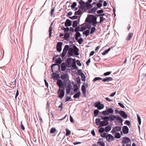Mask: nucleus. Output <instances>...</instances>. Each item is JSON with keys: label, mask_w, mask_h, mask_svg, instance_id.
I'll use <instances>...</instances> for the list:
<instances>
[{"label": "nucleus", "mask_w": 146, "mask_h": 146, "mask_svg": "<svg viewBox=\"0 0 146 146\" xmlns=\"http://www.w3.org/2000/svg\"><path fill=\"white\" fill-rule=\"evenodd\" d=\"M114 112L113 109L112 108L106 109L105 111L102 112V115L105 116L108 115L110 114H112Z\"/></svg>", "instance_id": "obj_1"}, {"label": "nucleus", "mask_w": 146, "mask_h": 146, "mask_svg": "<svg viewBox=\"0 0 146 146\" xmlns=\"http://www.w3.org/2000/svg\"><path fill=\"white\" fill-rule=\"evenodd\" d=\"M90 16H91V22L92 23L93 25L94 26L96 27V25L97 23H98V22L97 21V18L96 17V15H88Z\"/></svg>", "instance_id": "obj_2"}, {"label": "nucleus", "mask_w": 146, "mask_h": 146, "mask_svg": "<svg viewBox=\"0 0 146 146\" xmlns=\"http://www.w3.org/2000/svg\"><path fill=\"white\" fill-rule=\"evenodd\" d=\"M69 76L67 73H65L61 75V78L64 81V84H66L69 80Z\"/></svg>", "instance_id": "obj_3"}, {"label": "nucleus", "mask_w": 146, "mask_h": 146, "mask_svg": "<svg viewBox=\"0 0 146 146\" xmlns=\"http://www.w3.org/2000/svg\"><path fill=\"white\" fill-rule=\"evenodd\" d=\"M64 88L63 89H59L58 91V97L60 99H62L64 96Z\"/></svg>", "instance_id": "obj_4"}, {"label": "nucleus", "mask_w": 146, "mask_h": 146, "mask_svg": "<svg viewBox=\"0 0 146 146\" xmlns=\"http://www.w3.org/2000/svg\"><path fill=\"white\" fill-rule=\"evenodd\" d=\"M94 106L95 107L97 108L99 110L103 109L104 107V105L103 104H101L99 101L95 103Z\"/></svg>", "instance_id": "obj_5"}, {"label": "nucleus", "mask_w": 146, "mask_h": 146, "mask_svg": "<svg viewBox=\"0 0 146 146\" xmlns=\"http://www.w3.org/2000/svg\"><path fill=\"white\" fill-rule=\"evenodd\" d=\"M69 46L68 45H65L64 48L63 49L62 52V54L61 57L63 58L65 56L67 50L69 49Z\"/></svg>", "instance_id": "obj_6"}, {"label": "nucleus", "mask_w": 146, "mask_h": 146, "mask_svg": "<svg viewBox=\"0 0 146 146\" xmlns=\"http://www.w3.org/2000/svg\"><path fill=\"white\" fill-rule=\"evenodd\" d=\"M55 68H58V70H60V65L57 64H52L51 66V69L52 72H57V71L54 69Z\"/></svg>", "instance_id": "obj_7"}, {"label": "nucleus", "mask_w": 146, "mask_h": 146, "mask_svg": "<svg viewBox=\"0 0 146 146\" xmlns=\"http://www.w3.org/2000/svg\"><path fill=\"white\" fill-rule=\"evenodd\" d=\"M57 84L59 88V89L64 88V84L61 80L59 79L57 80Z\"/></svg>", "instance_id": "obj_8"}, {"label": "nucleus", "mask_w": 146, "mask_h": 146, "mask_svg": "<svg viewBox=\"0 0 146 146\" xmlns=\"http://www.w3.org/2000/svg\"><path fill=\"white\" fill-rule=\"evenodd\" d=\"M72 87V86L71 82L68 83L67 84V86L66 88V93L67 94H68L70 93Z\"/></svg>", "instance_id": "obj_9"}, {"label": "nucleus", "mask_w": 146, "mask_h": 146, "mask_svg": "<svg viewBox=\"0 0 146 146\" xmlns=\"http://www.w3.org/2000/svg\"><path fill=\"white\" fill-rule=\"evenodd\" d=\"M106 138L107 141L110 142L111 141L114 139V137L111 134H108L106 136Z\"/></svg>", "instance_id": "obj_10"}, {"label": "nucleus", "mask_w": 146, "mask_h": 146, "mask_svg": "<svg viewBox=\"0 0 146 146\" xmlns=\"http://www.w3.org/2000/svg\"><path fill=\"white\" fill-rule=\"evenodd\" d=\"M62 42H58L57 44L56 47L57 50L58 52H60L62 50Z\"/></svg>", "instance_id": "obj_11"}, {"label": "nucleus", "mask_w": 146, "mask_h": 146, "mask_svg": "<svg viewBox=\"0 0 146 146\" xmlns=\"http://www.w3.org/2000/svg\"><path fill=\"white\" fill-rule=\"evenodd\" d=\"M79 3L80 4V7L82 9H83L86 7V3L82 0H80L79 1Z\"/></svg>", "instance_id": "obj_12"}, {"label": "nucleus", "mask_w": 146, "mask_h": 146, "mask_svg": "<svg viewBox=\"0 0 146 146\" xmlns=\"http://www.w3.org/2000/svg\"><path fill=\"white\" fill-rule=\"evenodd\" d=\"M122 146H128V137H124L122 140Z\"/></svg>", "instance_id": "obj_13"}, {"label": "nucleus", "mask_w": 146, "mask_h": 146, "mask_svg": "<svg viewBox=\"0 0 146 146\" xmlns=\"http://www.w3.org/2000/svg\"><path fill=\"white\" fill-rule=\"evenodd\" d=\"M118 113L124 118H126L127 117V115L123 111H118Z\"/></svg>", "instance_id": "obj_14"}, {"label": "nucleus", "mask_w": 146, "mask_h": 146, "mask_svg": "<svg viewBox=\"0 0 146 146\" xmlns=\"http://www.w3.org/2000/svg\"><path fill=\"white\" fill-rule=\"evenodd\" d=\"M108 117L109 118L108 121H110L111 122H112L116 118V116L112 114L109 115V116H108Z\"/></svg>", "instance_id": "obj_15"}, {"label": "nucleus", "mask_w": 146, "mask_h": 146, "mask_svg": "<svg viewBox=\"0 0 146 146\" xmlns=\"http://www.w3.org/2000/svg\"><path fill=\"white\" fill-rule=\"evenodd\" d=\"M72 21L68 19L66 20L65 23V26L66 27L70 26L71 25Z\"/></svg>", "instance_id": "obj_16"}, {"label": "nucleus", "mask_w": 146, "mask_h": 146, "mask_svg": "<svg viewBox=\"0 0 146 146\" xmlns=\"http://www.w3.org/2000/svg\"><path fill=\"white\" fill-rule=\"evenodd\" d=\"M121 127L120 126H117L113 127L112 130V132L113 133H114L115 132L119 131L121 130Z\"/></svg>", "instance_id": "obj_17"}, {"label": "nucleus", "mask_w": 146, "mask_h": 146, "mask_svg": "<svg viewBox=\"0 0 146 146\" xmlns=\"http://www.w3.org/2000/svg\"><path fill=\"white\" fill-rule=\"evenodd\" d=\"M109 124L108 120H104L101 121L100 123V125L101 126H104L108 125Z\"/></svg>", "instance_id": "obj_18"}, {"label": "nucleus", "mask_w": 146, "mask_h": 146, "mask_svg": "<svg viewBox=\"0 0 146 146\" xmlns=\"http://www.w3.org/2000/svg\"><path fill=\"white\" fill-rule=\"evenodd\" d=\"M98 146H104L105 144L103 140L101 139H100L99 141L97 142Z\"/></svg>", "instance_id": "obj_19"}, {"label": "nucleus", "mask_w": 146, "mask_h": 146, "mask_svg": "<svg viewBox=\"0 0 146 146\" xmlns=\"http://www.w3.org/2000/svg\"><path fill=\"white\" fill-rule=\"evenodd\" d=\"M81 90L84 96H85L86 94V86L84 85H82V86Z\"/></svg>", "instance_id": "obj_20"}, {"label": "nucleus", "mask_w": 146, "mask_h": 146, "mask_svg": "<svg viewBox=\"0 0 146 146\" xmlns=\"http://www.w3.org/2000/svg\"><path fill=\"white\" fill-rule=\"evenodd\" d=\"M86 23H85L82 24L80 26L81 31H83L86 29Z\"/></svg>", "instance_id": "obj_21"}, {"label": "nucleus", "mask_w": 146, "mask_h": 146, "mask_svg": "<svg viewBox=\"0 0 146 146\" xmlns=\"http://www.w3.org/2000/svg\"><path fill=\"white\" fill-rule=\"evenodd\" d=\"M78 50V49L75 46V48L74 49L73 54L76 56L78 55L79 54Z\"/></svg>", "instance_id": "obj_22"}, {"label": "nucleus", "mask_w": 146, "mask_h": 146, "mask_svg": "<svg viewBox=\"0 0 146 146\" xmlns=\"http://www.w3.org/2000/svg\"><path fill=\"white\" fill-rule=\"evenodd\" d=\"M68 53L69 55L70 56H73L74 49L72 48H69Z\"/></svg>", "instance_id": "obj_23"}, {"label": "nucleus", "mask_w": 146, "mask_h": 146, "mask_svg": "<svg viewBox=\"0 0 146 146\" xmlns=\"http://www.w3.org/2000/svg\"><path fill=\"white\" fill-rule=\"evenodd\" d=\"M112 80L113 78L111 77H108L102 80V81L103 82H108L110 81H112Z\"/></svg>", "instance_id": "obj_24"}, {"label": "nucleus", "mask_w": 146, "mask_h": 146, "mask_svg": "<svg viewBox=\"0 0 146 146\" xmlns=\"http://www.w3.org/2000/svg\"><path fill=\"white\" fill-rule=\"evenodd\" d=\"M97 9L98 7H94L92 9H90L88 11V13H95L96 11V10Z\"/></svg>", "instance_id": "obj_25"}, {"label": "nucleus", "mask_w": 146, "mask_h": 146, "mask_svg": "<svg viewBox=\"0 0 146 146\" xmlns=\"http://www.w3.org/2000/svg\"><path fill=\"white\" fill-rule=\"evenodd\" d=\"M122 130L124 134H125L128 133V127L127 126H123Z\"/></svg>", "instance_id": "obj_26"}, {"label": "nucleus", "mask_w": 146, "mask_h": 146, "mask_svg": "<svg viewBox=\"0 0 146 146\" xmlns=\"http://www.w3.org/2000/svg\"><path fill=\"white\" fill-rule=\"evenodd\" d=\"M115 119H116L117 121H118L119 123L121 124L122 122V119L119 116H118L117 117H116V118Z\"/></svg>", "instance_id": "obj_27"}, {"label": "nucleus", "mask_w": 146, "mask_h": 146, "mask_svg": "<svg viewBox=\"0 0 146 146\" xmlns=\"http://www.w3.org/2000/svg\"><path fill=\"white\" fill-rule=\"evenodd\" d=\"M66 70V66L64 62H63L61 65V70L62 71H64Z\"/></svg>", "instance_id": "obj_28"}, {"label": "nucleus", "mask_w": 146, "mask_h": 146, "mask_svg": "<svg viewBox=\"0 0 146 146\" xmlns=\"http://www.w3.org/2000/svg\"><path fill=\"white\" fill-rule=\"evenodd\" d=\"M70 34L67 32L64 35V38L65 40H67L69 38Z\"/></svg>", "instance_id": "obj_29"}, {"label": "nucleus", "mask_w": 146, "mask_h": 146, "mask_svg": "<svg viewBox=\"0 0 146 146\" xmlns=\"http://www.w3.org/2000/svg\"><path fill=\"white\" fill-rule=\"evenodd\" d=\"M81 92H78L74 95L73 97L75 98H79Z\"/></svg>", "instance_id": "obj_30"}, {"label": "nucleus", "mask_w": 146, "mask_h": 146, "mask_svg": "<svg viewBox=\"0 0 146 146\" xmlns=\"http://www.w3.org/2000/svg\"><path fill=\"white\" fill-rule=\"evenodd\" d=\"M111 127L110 125L108 126L105 127L104 131L106 132H109L111 129Z\"/></svg>", "instance_id": "obj_31"}, {"label": "nucleus", "mask_w": 146, "mask_h": 146, "mask_svg": "<svg viewBox=\"0 0 146 146\" xmlns=\"http://www.w3.org/2000/svg\"><path fill=\"white\" fill-rule=\"evenodd\" d=\"M52 24L51 25V26L49 27V37L50 38H51V35L52 33Z\"/></svg>", "instance_id": "obj_32"}, {"label": "nucleus", "mask_w": 146, "mask_h": 146, "mask_svg": "<svg viewBox=\"0 0 146 146\" xmlns=\"http://www.w3.org/2000/svg\"><path fill=\"white\" fill-rule=\"evenodd\" d=\"M86 7H87L88 9H90L92 8V5L89 3V2H86Z\"/></svg>", "instance_id": "obj_33"}, {"label": "nucleus", "mask_w": 146, "mask_h": 146, "mask_svg": "<svg viewBox=\"0 0 146 146\" xmlns=\"http://www.w3.org/2000/svg\"><path fill=\"white\" fill-rule=\"evenodd\" d=\"M89 33L90 30L89 29L86 30L83 33V34L85 35L86 36H88L89 35Z\"/></svg>", "instance_id": "obj_34"}, {"label": "nucleus", "mask_w": 146, "mask_h": 146, "mask_svg": "<svg viewBox=\"0 0 146 146\" xmlns=\"http://www.w3.org/2000/svg\"><path fill=\"white\" fill-rule=\"evenodd\" d=\"M114 136L116 138L119 139L121 137L119 133H115Z\"/></svg>", "instance_id": "obj_35"}, {"label": "nucleus", "mask_w": 146, "mask_h": 146, "mask_svg": "<svg viewBox=\"0 0 146 146\" xmlns=\"http://www.w3.org/2000/svg\"><path fill=\"white\" fill-rule=\"evenodd\" d=\"M95 121L97 125H100V123L101 122V120L100 119H96Z\"/></svg>", "instance_id": "obj_36"}, {"label": "nucleus", "mask_w": 146, "mask_h": 146, "mask_svg": "<svg viewBox=\"0 0 146 146\" xmlns=\"http://www.w3.org/2000/svg\"><path fill=\"white\" fill-rule=\"evenodd\" d=\"M62 61L61 59L60 58H59L58 59H56V62L57 64H58L60 65V64L61 63Z\"/></svg>", "instance_id": "obj_37"}, {"label": "nucleus", "mask_w": 146, "mask_h": 146, "mask_svg": "<svg viewBox=\"0 0 146 146\" xmlns=\"http://www.w3.org/2000/svg\"><path fill=\"white\" fill-rule=\"evenodd\" d=\"M80 76L82 78L81 80H82L83 82H85L86 81V76L84 74H82Z\"/></svg>", "instance_id": "obj_38"}, {"label": "nucleus", "mask_w": 146, "mask_h": 146, "mask_svg": "<svg viewBox=\"0 0 146 146\" xmlns=\"http://www.w3.org/2000/svg\"><path fill=\"white\" fill-rule=\"evenodd\" d=\"M78 25V21H77L75 20L73 21V23L72 26L73 27L75 28Z\"/></svg>", "instance_id": "obj_39"}, {"label": "nucleus", "mask_w": 146, "mask_h": 146, "mask_svg": "<svg viewBox=\"0 0 146 146\" xmlns=\"http://www.w3.org/2000/svg\"><path fill=\"white\" fill-rule=\"evenodd\" d=\"M82 13V11L81 10L79 9L78 11L75 12V15H79Z\"/></svg>", "instance_id": "obj_40"}, {"label": "nucleus", "mask_w": 146, "mask_h": 146, "mask_svg": "<svg viewBox=\"0 0 146 146\" xmlns=\"http://www.w3.org/2000/svg\"><path fill=\"white\" fill-rule=\"evenodd\" d=\"M111 49L110 48H109L107 50H106L104 52L102 53V54L103 55H105L106 54H107L108 52Z\"/></svg>", "instance_id": "obj_41"}, {"label": "nucleus", "mask_w": 146, "mask_h": 146, "mask_svg": "<svg viewBox=\"0 0 146 146\" xmlns=\"http://www.w3.org/2000/svg\"><path fill=\"white\" fill-rule=\"evenodd\" d=\"M96 30V28L94 26L92 27L91 28V30L90 32V34H93L95 31Z\"/></svg>", "instance_id": "obj_42"}, {"label": "nucleus", "mask_w": 146, "mask_h": 146, "mask_svg": "<svg viewBox=\"0 0 146 146\" xmlns=\"http://www.w3.org/2000/svg\"><path fill=\"white\" fill-rule=\"evenodd\" d=\"M100 21L98 23H102L104 21V20L105 19L102 16L100 17Z\"/></svg>", "instance_id": "obj_43"}, {"label": "nucleus", "mask_w": 146, "mask_h": 146, "mask_svg": "<svg viewBox=\"0 0 146 146\" xmlns=\"http://www.w3.org/2000/svg\"><path fill=\"white\" fill-rule=\"evenodd\" d=\"M137 117L139 125H140L141 123V119L139 115L137 114Z\"/></svg>", "instance_id": "obj_44"}, {"label": "nucleus", "mask_w": 146, "mask_h": 146, "mask_svg": "<svg viewBox=\"0 0 146 146\" xmlns=\"http://www.w3.org/2000/svg\"><path fill=\"white\" fill-rule=\"evenodd\" d=\"M52 76L53 78L55 79L57 77V74L56 73H53L52 74Z\"/></svg>", "instance_id": "obj_45"}, {"label": "nucleus", "mask_w": 146, "mask_h": 146, "mask_svg": "<svg viewBox=\"0 0 146 146\" xmlns=\"http://www.w3.org/2000/svg\"><path fill=\"white\" fill-rule=\"evenodd\" d=\"M72 66L74 69L77 68L76 65V62L75 61H73L72 63Z\"/></svg>", "instance_id": "obj_46"}, {"label": "nucleus", "mask_w": 146, "mask_h": 146, "mask_svg": "<svg viewBox=\"0 0 146 146\" xmlns=\"http://www.w3.org/2000/svg\"><path fill=\"white\" fill-rule=\"evenodd\" d=\"M90 17L89 15H88V17L86 19V22L87 23H91V20L89 18V17Z\"/></svg>", "instance_id": "obj_47"}, {"label": "nucleus", "mask_w": 146, "mask_h": 146, "mask_svg": "<svg viewBox=\"0 0 146 146\" xmlns=\"http://www.w3.org/2000/svg\"><path fill=\"white\" fill-rule=\"evenodd\" d=\"M74 91L75 92H77L78 89L77 85L76 84L74 86Z\"/></svg>", "instance_id": "obj_48"}, {"label": "nucleus", "mask_w": 146, "mask_h": 146, "mask_svg": "<svg viewBox=\"0 0 146 146\" xmlns=\"http://www.w3.org/2000/svg\"><path fill=\"white\" fill-rule=\"evenodd\" d=\"M66 136H68L69 135H70L71 133V132L70 130H69L68 129H66Z\"/></svg>", "instance_id": "obj_49"}, {"label": "nucleus", "mask_w": 146, "mask_h": 146, "mask_svg": "<svg viewBox=\"0 0 146 146\" xmlns=\"http://www.w3.org/2000/svg\"><path fill=\"white\" fill-rule=\"evenodd\" d=\"M71 96H66L65 99V101L66 102H67L68 101H72V100H71Z\"/></svg>", "instance_id": "obj_50"}, {"label": "nucleus", "mask_w": 146, "mask_h": 146, "mask_svg": "<svg viewBox=\"0 0 146 146\" xmlns=\"http://www.w3.org/2000/svg\"><path fill=\"white\" fill-rule=\"evenodd\" d=\"M99 111L98 110H95L94 112V115L95 116H97L98 115Z\"/></svg>", "instance_id": "obj_51"}, {"label": "nucleus", "mask_w": 146, "mask_h": 146, "mask_svg": "<svg viewBox=\"0 0 146 146\" xmlns=\"http://www.w3.org/2000/svg\"><path fill=\"white\" fill-rule=\"evenodd\" d=\"M74 31L75 32H78V31H81V29L80 27H76Z\"/></svg>", "instance_id": "obj_52"}, {"label": "nucleus", "mask_w": 146, "mask_h": 146, "mask_svg": "<svg viewBox=\"0 0 146 146\" xmlns=\"http://www.w3.org/2000/svg\"><path fill=\"white\" fill-rule=\"evenodd\" d=\"M102 80V78L100 77H97L94 78L93 80V81H95L97 80Z\"/></svg>", "instance_id": "obj_53"}, {"label": "nucleus", "mask_w": 146, "mask_h": 146, "mask_svg": "<svg viewBox=\"0 0 146 146\" xmlns=\"http://www.w3.org/2000/svg\"><path fill=\"white\" fill-rule=\"evenodd\" d=\"M56 129L55 128H51L50 131V133H53L55 132L56 131Z\"/></svg>", "instance_id": "obj_54"}, {"label": "nucleus", "mask_w": 146, "mask_h": 146, "mask_svg": "<svg viewBox=\"0 0 146 146\" xmlns=\"http://www.w3.org/2000/svg\"><path fill=\"white\" fill-rule=\"evenodd\" d=\"M72 60V58H68L67 59L66 62L68 64H70Z\"/></svg>", "instance_id": "obj_55"}, {"label": "nucleus", "mask_w": 146, "mask_h": 146, "mask_svg": "<svg viewBox=\"0 0 146 146\" xmlns=\"http://www.w3.org/2000/svg\"><path fill=\"white\" fill-rule=\"evenodd\" d=\"M104 131V128L101 127L99 129V132L100 133H102Z\"/></svg>", "instance_id": "obj_56"}, {"label": "nucleus", "mask_w": 146, "mask_h": 146, "mask_svg": "<svg viewBox=\"0 0 146 146\" xmlns=\"http://www.w3.org/2000/svg\"><path fill=\"white\" fill-rule=\"evenodd\" d=\"M76 3L75 2H74L72 3V5H71V7L72 9L74 8L76 6Z\"/></svg>", "instance_id": "obj_57"}, {"label": "nucleus", "mask_w": 146, "mask_h": 146, "mask_svg": "<svg viewBox=\"0 0 146 146\" xmlns=\"http://www.w3.org/2000/svg\"><path fill=\"white\" fill-rule=\"evenodd\" d=\"M76 81L79 84L80 83V80L79 77H78L76 78Z\"/></svg>", "instance_id": "obj_58"}, {"label": "nucleus", "mask_w": 146, "mask_h": 146, "mask_svg": "<svg viewBox=\"0 0 146 146\" xmlns=\"http://www.w3.org/2000/svg\"><path fill=\"white\" fill-rule=\"evenodd\" d=\"M83 39L82 38H80L78 40V42L80 44H82V42L83 41Z\"/></svg>", "instance_id": "obj_59"}, {"label": "nucleus", "mask_w": 146, "mask_h": 146, "mask_svg": "<svg viewBox=\"0 0 146 146\" xmlns=\"http://www.w3.org/2000/svg\"><path fill=\"white\" fill-rule=\"evenodd\" d=\"M102 119L104 120H108V116H106L104 117H101Z\"/></svg>", "instance_id": "obj_60"}, {"label": "nucleus", "mask_w": 146, "mask_h": 146, "mask_svg": "<svg viewBox=\"0 0 146 146\" xmlns=\"http://www.w3.org/2000/svg\"><path fill=\"white\" fill-rule=\"evenodd\" d=\"M104 12V10L103 9L98 10L97 11V13L98 14H102Z\"/></svg>", "instance_id": "obj_61"}, {"label": "nucleus", "mask_w": 146, "mask_h": 146, "mask_svg": "<svg viewBox=\"0 0 146 146\" xmlns=\"http://www.w3.org/2000/svg\"><path fill=\"white\" fill-rule=\"evenodd\" d=\"M69 18L71 19L74 20L77 19L78 18V16H74L72 17H70Z\"/></svg>", "instance_id": "obj_62"}, {"label": "nucleus", "mask_w": 146, "mask_h": 146, "mask_svg": "<svg viewBox=\"0 0 146 146\" xmlns=\"http://www.w3.org/2000/svg\"><path fill=\"white\" fill-rule=\"evenodd\" d=\"M102 4H100L99 2L98 3H97L96 4V6H97V7L100 8L102 6Z\"/></svg>", "instance_id": "obj_63"}, {"label": "nucleus", "mask_w": 146, "mask_h": 146, "mask_svg": "<svg viewBox=\"0 0 146 146\" xmlns=\"http://www.w3.org/2000/svg\"><path fill=\"white\" fill-rule=\"evenodd\" d=\"M133 36V33H130L128 35V40H130L132 36Z\"/></svg>", "instance_id": "obj_64"}]
</instances>
